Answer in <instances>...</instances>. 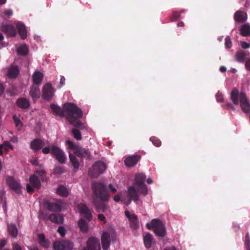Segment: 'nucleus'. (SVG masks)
<instances>
[{"label":"nucleus","instance_id":"obj_64","mask_svg":"<svg viewBox=\"0 0 250 250\" xmlns=\"http://www.w3.org/2000/svg\"><path fill=\"white\" fill-rule=\"evenodd\" d=\"M5 87L3 86L2 83H0V96L4 92Z\"/></svg>","mask_w":250,"mask_h":250},{"label":"nucleus","instance_id":"obj_22","mask_svg":"<svg viewBox=\"0 0 250 250\" xmlns=\"http://www.w3.org/2000/svg\"><path fill=\"white\" fill-rule=\"evenodd\" d=\"M19 72V69L17 66L12 65L8 68L7 75L9 78L15 79L18 77Z\"/></svg>","mask_w":250,"mask_h":250},{"label":"nucleus","instance_id":"obj_56","mask_svg":"<svg viewBox=\"0 0 250 250\" xmlns=\"http://www.w3.org/2000/svg\"><path fill=\"white\" fill-rule=\"evenodd\" d=\"M245 68L250 71V58L246 60L245 62Z\"/></svg>","mask_w":250,"mask_h":250},{"label":"nucleus","instance_id":"obj_45","mask_svg":"<svg viewBox=\"0 0 250 250\" xmlns=\"http://www.w3.org/2000/svg\"><path fill=\"white\" fill-rule=\"evenodd\" d=\"M231 41L229 36H227L225 38V45L226 48L229 49L231 47Z\"/></svg>","mask_w":250,"mask_h":250},{"label":"nucleus","instance_id":"obj_2","mask_svg":"<svg viewBox=\"0 0 250 250\" xmlns=\"http://www.w3.org/2000/svg\"><path fill=\"white\" fill-rule=\"evenodd\" d=\"M230 99L234 104H240L241 109L244 113H250V102L245 93H239L237 88H233L230 93Z\"/></svg>","mask_w":250,"mask_h":250},{"label":"nucleus","instance_id":"obj_16","mask_svg":"<svg viewBox=\"0 0 250 250\" xmlns=\"http://www.w3.org/2000/svg\"><path fill=\"white\" fill-rule=\"evenodd\" d=\"M74 153L76 156L81 158H85L86 159H90V154L89 151L81 146H78L75 148Z\"/></svg>","mask_w":250,"mask_h":250},{"label":"nucleus","instance_id":"obj_59","mask_svg":"<svg viewBox=\"0 0 250 250\" xmlns=\"http://www.w3.org/2000/svg\"><path fill=\"white\" fill-rule=\"evenodd\" d=\"M6 244V241L5 239H1L0 241V250H3L2 248Z\"/></svg>","mask_w":250,"mask_h":250},{"label":"nucleus","instance_id":"obj_53","mask_svg":"<svg viewBox=\"0 0 250 250\" xmlns=\"http://www.w3.org/2000/svg\"><path fill=\"white\" fill-rule=\"evenodd\" d=\"M27 191L29 193H32L34 192L33 187L29 184H27L26 185Z\"/></svg>","mask_w":250,"mask_h":250},{"label":"nucleus","instance_id":"obj_43","mask_svg":"<svg viewBox=\"0 0 250 250\" xmlns=\"http://www.w3.org/2000/svg\"><path fill=\"white\" fill-rule=\"evenodd\" d=\"M245 246L247 250H250V237L249 232L247 233L245 236Z\"/></svg>","mask_w":250,"mask_h":250},{"label":"nucleus","instance_id":"obj_47","mask_svg":"<svg viewBox=\"0 0 250 250\" xmlns=\"http://www.w3.org/2000/svg\"><path fill=\"white\" fill-rule=\"evenodd\" d=\"M57 231L59 233L62 237H63L66 233V229L63 226L59 227Z\"/></svg>","mask_w":250,"mask_h":250},{"label":"nucleus","instance_id":"obj_9","mask_svg":"<svg viewBox=\"0 0 250 250\" xmlns=\"http://www.w3.org/2000/svg\"><path fill=\"white\" fill-rule=\"evenodd\" d=\"M6 182L8 186L18 194L21 193V186L20 184L13 177L8 176L6 178Z\"/></svg>","mask_w":250,"mask_h":250},{"label":"nucleus","instance_id":"obj_40","mask_svg":"<svg viewBox=\"0 0 250 250\" xmlns=\"http://www.w3.org/2000/svg\"><path fill=\"white\" fill-rule=\"evenodd\" d=\"M135 186L136 187L137 191L140 193H141L144 195H146L147 194V188L145 184L137 185Z\"/></svg>","mask_w":250,"mask_h":250},{"label":"nucleus","instance_id":"obj_28","mask_svg":"<svg viewBox=\"0 0 250 250\" xmlns=\"http://www.w3.org/2000/svg\"><path fill=\"white\" fill-rule=\"evenodd\" d=\"M240 33L243 37L250 36V24L248 23L243 24L240 29Z\"/></svg>","mask_w":250,"mask_h":250},{"label":"nucleus","instance_id":"obj_51","mask_svg":"<svg viewBox=\"0 0 250 250\" xmlns=\"http://www.w3.org/2000/svg\"><path fill=\"white\" fill-rule=\"evenodd\" d=\"M13 120L17 127H18L19 126H21L22 125L21 121L17 118L16 115L13 116Z\"/></svg>","mask_w":250,"mask_h":250},{"label":"nucleus","instance_id":"obj_7","mask_svg":"<svg viewBox=\"0 0 250 250\" xmlns=\"http://www.w3.org/2000/svg\"><path fill=\"white\" fill-rule=\"evenodd\" d=\"M77 207L80 214L88 222H90L92 219V210L85 204H78Z\"/></svg>","mask_w":250,"mask_h":250},{"label":"nucleus","instance_id":"obj_48","mask_svg":"<svg viewBox=\"0 0 250 250\" xmlns=\"http://www.w3.org/2000/svg\"><path fill=\"white\" fill-rule=\"evenodd\" d=\"M54 172L57 174H61L64 172V168L62 167H57L54 169Z\"/></svg>","mask_w":250,"mask_h":250},{"label":"nucleus","instance_id":"obj_35","mask_svg":"<svg viewBox=\"0 0 250 250\" xmlns=\"http://www.w3.org/2000/svg\"><path fill=\"white\" fill-rule=\"evenodd\" d=\"M56 192L57 194L63 197H67L69 194L67 188L63 185L59 186L57 189Z\"/></svg>","mask_w":250,"mask_h":250},{"label":"nucleus","instance_id":"obj_11","mask_svg":"<svg viewBox=\"0 0 250 250\" xmlns=\"http://www.w3.org/2000/svg\"><path fill=\"white\" fill-rule=\"evenodd\" d=\"M54 90L50 83L44 85L42 89V98L46 101H50L54 95Z\"/></svg>","mask_w":250,"mask_h":250},{"label":"nucleus","instance_id":"obj_46","mask_svg":"<svg viewBox=\"0 0 250 250\" xmlns=\"http://www.w3.org/2000/svg\"><path fill=\"white\" fill-rule=\"evenodd\" d=\"M66 144L68 146L69 149L74 150V152L75 151V148L78 146H75L74 143L70 140H67L66 141Z\"/></svg>","mask_w":250,"mask_h":250},{"label":"nucleus","instance_id":"obj_15","mask_svg":"<svg viewBox=\"0 0 250 250\" xmlns=\"http://www.w3.org/2000/svg\"><path fill=\"white\" fill-rule=\"evenodd\" d=\"M140 159L141 156L138 154L130 156L125 159V164L128 167H132L136 165Z\"/></svg>","mask_w":250,"mask_h":250},{"label":"nucleus","instance_id":"obj_4","mask_svg":"<svg viewBox=\"0 0 250 250\" xmlns=\"http://www.w3.org/2000/svg\"><path fill=\"white\" fill-rule=\"evenodd\" d=\"M146 226L148 229H151V228H153L155 234L158 236L163 237L166 235L165 226L158 219H152L150 224L147 223Z\"/></svg>","mask_w":250,"mask_h":250},{"label":"nucleus","instance_id":"obj_20","mask_svg":"<svg viewBox=\"0 0 250 250\" xmlns=\"http://www.w3.org/2000/svg\"><path fill=\"white\" fill-rule=\"evenodd\" d=\"M45 143L43 141L40 139H35L30 143V148L34 151H37L41 149L44 146Z\"/></svg>","mask_w":250,"mask_h":250},{"label":"nucleus","instance_id":"obj_49","mask_svg":"<svg viewBox=\"0 0 250 250\" xmlns=\"http://www.w3.org/2000/svg\"><path fill=\"white\" fill-rule=\"evenodd\" d=\"M39 216L40 218H42L45 220H49V215L46 213H44L43 211H40L39 213Z\"/></svg>","mask_w":250,"mask_h":250},{"label":"nucleus","instance_id":"obj_17","mask_svg":"<svg viewBox=\"0 0 250 250\" xmlns=\"http://www.w3.org/2000/svg\"><path fill=\"white\" fill-rule=\"evenodd\" d=\"M101 242L104 250H107L110 245V236L108 232H103L101 236Z\"/></svg>","mask_w":250,"mask_h":250},{"label":"nucleus","instance_id":"obj_31","mask_svg":"<svg viewBox=\"0 0 250 250\" xmlns=\"http://www.w3.org/2000/svg\"><path fill=\"white\" fill-rule=\"evenodd\" d=\"M247 56L246 52L240 50L237 52L235 54V59L236 60L240 62L243 63L246 59V58Z\"/></svg>","mask_w":250,"mask_h":250},{"label":"nucleus","instance_id":"obj_37","mask_svg":"<svg viewBox=\"0 0 250 250\" xmlns=\"http://www.w3.org/2000/svg\"><path fill=\"white\" fill-rule=\"evenodd\" d=\"M146 176L144 173H139L137 174L135 178V185L145 184L144 182Z\"/></svg>","mask_w":250,"mask_h":250},{"label":"nucleus","instance_id":"obj_13","mask_svg":"<svg viewBox=\"0 0 250 250\" xmlns=\"http://www.w3.org/2000/svg\"><path fill=\"white\" fill-rule=\"evenodd\" d=\"M125 213L129 220L130 227L133 229H137L139 227L137 216L135 214H131L128 210L125 211Z\"/></svg>","mask_w":250,"mask_h":250},{"label":"nucleus","instance_id":"obj_61","mask_svg":"<svg viewBox=\"0 0 250 250\" xmlns=\"http://www.w3.org/2000/svg\"><path fill=\"white\" fill-rule=\"evenodd\" d=\"M227 108L229 109L235 110V108L231 103H227L226 104Z\"/></svg>","mask_w":250,"mask_h":250},{"label":"nucleus","instance_id":"obj_3","mask_svg":"<svg viewBox=\"0 0 250 250\" xmlns=\"http://www.w3.org/2000/svg\"><path fill=\"white\" fill-rule=\"evenodd\" d=\"M92 188L94 195L102 202L109 200V194L106 187L101 183L93 182Z\"/></svg>","mask_w":250,"mask_h":250},{"label":"nucleus","instance_id":"obj_58","mask_svg":"<svg viewBox=\"0 0 250 250\" xmlns=\"http://www.w3.org/2000/svg\"><path fill=\"white\" fill-rule=\"evenodd\" d=\"M65 81V78L63 76H62L60 79V85L58 86L59 88L62 87L63 85H64Z\"/></svg>","mask_w":250,"mask_h":250},{"label":"nucleus","instance_id":"obj_12","mask_svg":"<svg viewBox=\"0 0 250 250\" xmlns=\"http://www.w3.org/2000/svg\"><path fill=\"white\" fill-rule=\"evenodd\" d=\"M128 201L125 203L126 205H128L131 200H133L134 202L137 203L139 200V197L137 193V191L135 189L134 187H129L128 188Z\"/></svg>","mask_w":250,"mask_h":250},{"label":"nucleus","instance_id":"obj_63","mask_svg":"<svg viewBox=\"0 0 250 250\" xmlns=\"http://www.w3.org/2000/svg\"><path fill=\"white\" fill-rule=\"evenodd\" d=\"M113 199L115 202H118L120 201L121 198L119 195H116L114 196Z\"/></svg>","mask_w":250,"mask_h":250},{"label":"nucleus","instance_id":"obj_10","mask_svg":"<svg viewBox=\"0 0 250 250\" xmlns=\"http://www.w3.org/2000/svg\"><path fill=\"white\" fill-rule=\"evenodd\" d=\"M87 248L83 250H100V241L94 237H90L87 242Z\"/></svg>","mask_w":250,"mask_h":250},{"label":"nucleus","instance_id":"obj_30","mask_svg":"<svg viewBox=\"0 0 250 250\" xmlns=\"http://www.w3.org/2000/svg\"><path fill=\"white\" fill-rule=\"evenodd\" d=\"M153 240V236L150 233H147L144 236V243L145 247L146 249L151 248Z\"/></svg>","mask_w":250,"mask_h":250},{"label":"nucleus","instance_id":"obj_32","mask_svg":"<svg viewBox=\"0 0 250 250\" xmlns=\"http://www.w3.org/2000/svg\"><path fill=\"white\" fill-rule=\"evenodd\" d=\"M9 149H13V146L8 141H4L2 144L0 145V155H2L3 151L7 152Z\"/></svg>","mask_w":250,"mask_h":250},{"label":"nucleus","instance_id":"obj_26","mask_svg":"<svg viewBox=\"0 0 250 250\" xmlns=\"http://www.w3.org/2000/svg\"><path fill=\"white\" fill-rule=\"evenodd\" d=\"M29 94L34 101H36L41 95L39 88L38 86H32L30 88Z\"/></svg>","mask_w":250,"mask_h":250},{"label":"nucleus","instance_id":"obj_23","mask_svg":"<svg viewBox=\"0 0 250 250\" xmlns=\"http://www.w3.org/2000/svg\"><path fill=\"white\" fill-rule=\"evenodd\" d=\"M39 244L45 249L48 248L50 246V242L45 238L43 233H39L37 235Z\"/></svg>","mask_w":250,"mask_h":250},{"label":"nucleus","instance_id":"obj_29","mask_svg":"<svg viewBox=\"0 0 250 250\" xmlns=\"http://www.w3.org/2000/svg\"><path fill=\"white\" fill-rule=\"evenodd\" d=\"M78 225L83 233H86L88 231L87 222L83 219L81 218L78 223Z\"/></svg>","mask_w":250,"mask_h":250},{"label":"nucleus","instance_id":"obj_60","mask_svg":"<svg viewBox=\"0 0 250 250\" xmlns=\"http://www.w3.org/2000/svg\"><path fill=\"white\" fill-rule=\"evenodd\" d=\"M4 14L7 16L8 17H10L12 15V11L11 10H6L3 12Z\"/></svg>","mask_w":250,"mask_h":250},{"label":"nucleus","instance_id":"obj_38","mask_svg":"<svg viewBox=\"0 0 250 250\" xmlns=\"http://www.w3.org/2000/svg\"><path fill=\"white\" fill-rule=\"evenodd\" d=\"M94 205L98 210V211H102L103 212H105L107 210H108V206L104 203H96L94 202Z\"/></svg>","mask_w":250,"mask_h":250},{"label":"nucleus","instance_id":"obj_14","mask_svg":"<svg viewBox=\"0 0 250 250\" xmlns=\"http://www.w3.org/2000/svg\"><path fill=\"white\" fill-rule=\"evenodd\" d=\"M43 207L46 210L52 212H60L62 210V206L60 205L48 201L44 202Z\"/></svg>","mask_w":250,"mask_h":250},{"label":"nucleus","instance_id":"obj_34","mask_svg":"<svg viewBox=\"0 0 250 250\" xmlns=\"http://www.w3.org/2000/svg\"><path fill=\"white\" fill-rule=\"evenodd\" d=\"M50 108L56 115L60 117L64 116V111L65 112L64 109L63 110V109H62L60 106L55 104H51Z\"/></svg>","mask_w":250,"mask_h":250},{"label":"nucleus","instance_id":"obj_1","mask_svg":"<svg viewBox=\"0 0 250 250\" xmlns=\"http://www.w3.org/2000/svg\"><path fill=\"white\" fill-rule=\"evenodd\" d=\"M64 111L66 114V119L76 128L72 129L74 138L77 140L82 139L80 131L77 129H84L85 126L82 122L77 119L83 116L82 110L75 104L72 103H65L63 105Z\"/></svg>","mask_w":250,"mask_h":250},{"label":"nucleus","instance_id":"obj_42","mask_svg":"<svg viewBox=\"0 0 250 250\" xmlns=\"http://www.w3.org/2000/svg\"><path fill=\"white\" fill-rule=\"evenodd\" d=\"M150 141L156 147H159L161 145V141L156 137L152 136L150 138Z\"/></svg>","mask_w":250,"mask_h":250},{"label":"nucleus","instance_id":"obj_18","mask_svg":"<svg viewBox=\"0 0 250 250\" xmlns=\"http://www.w3.org/2000/svg\"><path fill=\"white\" fill-rule=\"evenodd\" d=\"M1 30L2 32L6 33L8 35L14 37L16 35V30L15 27L10 24H3L1 26Z\"/></svg>","mask_w":250,"mask_h":250},{"label":"nucleus","instance_id":"obj_5","mask_svg":"<svg viewBox=\"0 0 250 250\" xmlns=\"http://www.w3.org/2000/svg\"><path fill=\"white\" fill-rule=\"evenodd\" d=\"M107 168V166L103 161H96L92 167L89 169V175L94 178L97 177L102 174Z\"/></svg>","mask_w":250,"mask_h":250},{"label":"nucleus","instance_id":"obj_6","mask_svg":"<svg viewBox=\"0 0 250 250\" xmlns=\"http://www.w3.org/2000/svg\"><path fill=\"white\" fill-rule=\"evenodd\" d=\"M51 154L60 163L64 164L66 160V156L64 152L59 147L52 145L51 146Z\"/></svg>","mask_w":250,"mask_h":250},{"label":"nucleus","instance_id":"obj_50","mask_svg":"<svg viewBox=\"0 0 250 250\" xmlns=\"http://www.w3.org/2000/svg\"><path fill=\"white\" fill-rule=\"evenodd\" d=\"M35 173L38 177H40V178L42 179V176L44 174V170L43 169L38 170L36 171Z\"/></svg>","mask_w":250,"mask_h":250},{"label":"nucleus","instance_id":"obj_62","mask_svg":"<svg viewBox=\"0 0 250 250\" xmlns=\"http://www.w3.org/2000/svg\"><path fill=\"white\" fill-rule=\"evenodd\" d=\"M108 187L112 193H114L116 192V189L111 184L109 185Z\"/></svg>","mask_w":250,"mask_h":250},{"label":"nucleus","instance_id":"obj_55","mask_svg":"<svg viewBox=\"0 0 250 250\" xmlns=\"http://www.w3.org/2000/svg\"><path fill=\"white\" fill-rule=\"evenodd\" d=\"M42 153L45 154H48L50 152L51 153V147H45L42 149Z\"/></svg>","mask_w":250,"mask_h":250},{"label":"nucleus","instance_id":"obj_33","mask_svg":"<svg viewBox=\"0 0 250 250\" xmlns=\"http://www.w3.org/2000/svg\"><path fill=\"white\" fill-rule=\"evenodd\" d=\"M42 74L39 71H36L33 75V81L34 84H39L43 79Z\"/></svg>","mask_w":250,"mask_h":250},{"label":"nucleus","instance_id":"obj_52","mask_svg":"<svg viewBox=\"0 0 250 250\" xmlns=\"http://www.w3.org/2000/svg\"><path fill=\"white\" fill-rule=\"evenodd\" d=\"M241 46L243 49H247L250 47V45L248 42L243 41L241 42Z\"/></svg>","mask_w":250,"mask_h":250},{"label":"nucleus","instance_id":"obj_8","mask_svg":"<svg viewBox=\"0 0 250 250\" xmlns=\"http://www.w3.org/2000/svg\"><path fill=\"white\" fill-rule=\"evenodd\" d=\"M73 244L69 241L54 242L53 246L54 250H72Z\"/></svg>","mask_w":250,"mask_h":250},{"label":"nucleus","instance_id":"obj_36","mask_svg":"<svg viewBox=\"0 0 250 250\" xmlns=\"http://www.w3.org/2000/svg\"><path fill=\"white\" fill-rule=\"evenodd\" d=\"M8 231L13 237H16L18 234V229L15 225L9 224L7 226Z\"/></svg>","mask_w":250,"mask_h":250},{"label":"nucleus","instance_id":"obj_57","mask_svg":"<svg viewBox=\"0 0 250 250\" xmlns=\"http://www.w3.org/2000/svg\"><path fill=\"white\" fill-rule=\"evenodd\" d=\"M98 218L100 221H103L104 223H105V222H106L104 214H99L98 215Z\"/></svg>","mask_w":250,"mask_h":250},{"label":"nucleus","instance_id":"obj_19","mask_svg":"<svg viewBox=\"0 0 250 250\" xmlns=\"http://www.w3.org/2000/svg\"><path fill=\"white\" fill-rule=\"evenodd\" d=\"M248 19V16L246 12L240 10L235 12L234 15V21L239 23L245 22Z\"/></svg>","mask_w":250,"mask_h":250},{"label":"nucleus","instance_id":"obj_27","mask_svg":"<svg viewBox=\"0 0 250 250\" xmlns=\"http://www.w3.org/2000/svg\"><path fill=\"white\" fill-rule=\"evenodd\" d=\"M29 181L34 188L37 189L40 188L41 186V183L39 178L38 177L37 175H32L30 177Z\"/></svg>","mask_w":250,"mask_h":250},{"label":"nucleus","instance_id":"obj_54","mask_svg":"<svg viewBox=\"0 0 250 250\" xmlns=\"http://www.w3.org/2000/svg\"><path fill=\"white\" fill-rule=\"evenodd\" d=\"M216 98L218 102H222L223 101V95L220 93L218 92L216 94Z\"/></svg>","mask_w":250,"mask_h":250},{"label":"nucleus","instance_id":"obj_44","mask_svg":"<svg viewBox=\"0 0 250 250\" xmlns=\"http://www.w3.org/2000/svg\"><path fill=\"white\" fill-rule=\"evenodd\" d=\"M184 10H182L180 13L178 12H173L171 16V20L172 21H175L180 18V14L183 13Z\"/></svg>","mask_w":250,"mask_h":250},{"label":"nucleus","instance_id":"obj_21","mask_svg":"<svg viewBox=\"0 0 250 250\" xmlns=\"http://www.w3.org/2000/svg\"><path fill=\"white\" fill-rule=\"evenodd\" d=\"M49 220L51 222L57 224H62L63 223V216L58 213H52L49 215Z\"/></svg>","mask_w":250,"mask_h":250},{"label":"nucleus","instance_id":"obj_41","mask_svg":"<svg viewBox=\"0 0 250 250\" xmlns=\"http://www.w3.org/2000/svg\"><path fill=\"white\" fill-rule=\"evenodd\" d=\"M17 52L20 55L25 56L27 55L28 49L27 45L23 44L19 47L17 49Z\"/></svg>","mask_w":250,"mask_h":250},{"label":"nucleus","instance_id":"obj_39","mask_svg":"<svg viewBox=\"0 0 250 250\" xmlns=\"http://www.w3.org/2000/svg\"><path fill=\"white\" fill-rule=\"evenodd\" d=\"M70 162L72 163L73 167L76 169H78L80 166L79 160L76 157L75 154L69 153V155Z\"/></svg>","mask_w":250,"mask_h":250},{"label":"nucleus","instance_id":"obj_24","mask_svg":"<svg viewBox=\"0 0 250 250\" xmlns=\"http://www.w3.org/2000/svg\"><path fill=\"white\" fill-rule=\"evenodd\" d=\"M16 27L21 38L25 39L27 38V31L25 25L19 22L17 23Z\"/></svg>","mask_w":250,"mask_h":250},{"label":"nucleus","instance_id":"obj_25","mask_svg":"<svg viewBox=\"0 0 250 250\" xmlns=\"http://www.w3.org/2000/svg\"><path fill=\"white\" fill-rule=\"evenodd\" d=\"M17 105L22 109H27L30 106L29 101L25 98H21L16 101Z\"/></svg>","mask_w":250,"mask_h":250}]
</instances>
